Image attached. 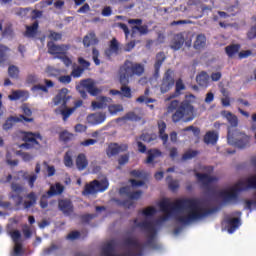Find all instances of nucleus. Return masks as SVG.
Wrapping results in <instances>:
<instances>
[{
	"instance_id": "obj_1",
	"label": "nucleus",
	"mask_w": 256,
	"mask_h": 256,
	"mask_svg": "<svg viewBox=\"0 0 256 256\" xmlns=\"http://www.w3.org/2000/svg\"><path fill=\"white\" fill-rule=\"evenodd\" d=\"M174 209L188 212L186 216H175L177 223L181 225H189V223L205 219V217H209L213 213V209L202 207L201 200L197 198L178 199L175 201Z\"/></svg>"
},
{
	"instance_id": "obj_2",
	"label": "nucleus",
	"mask_w": 256,
	"mask_h": 256,
	"mask_svg": "<svg viewBox=\"0 0 256 256\" xmlns=\"http://www.w3.org/2000/svg\"><path fill=\"white\" fill-rule=\"evenodd\" d=\"M194 101L195 95L193 94L186 95L182 102L172 100L167 107V113H173L172 122L179 123L183 121L184 123H190V121H193L195 119Z\"/></svg>"
},
{
	"instance_id": "obj_3",
	"label": "nucleus",
	"mask_w": 256,
	"mask_h": 256,
	"mask_svg": "<svg viewBox=\"0 0 256 256\" xmlns=\"http://www.w3.org/2000/svg\"><path fill=\"white\" fill-rule=\"evenodd\" d=\"M143 73H145V67L143 64L125 60L123 65H121L118 70V81L121 85L120 93L122 97L131 99L132 94L131 87H129V79H133V77H141Z\"/></svg>"
},
{
	"instance_id": "obj_4",
	"label": "nucleus",
	"mask_w": 256,
	"mask_h": 256,
	"mask_svg": "<svg viewBox=\"0 0 256 256\" xmlns=\"http://www.w3.org/2000/svg\"><path fill=\"white\" fill-rule=\"evenodd\" d=\"M124 247H127L128 249H134V251L138 252H132L131 250H128L127 252L121 253V254H115V246L113 243H107L102 248V256H143V244L139 242V239L135 237H126L123 240Z\"/></svg>"
},
{
	"instance_id": "obj_5",
	"label": "nucleus",
	"mask_w": 256,
	"mask_h": 256,
	"mask_svg": "<svg viewBox=\"0 0 256 256\" xmlns=\"http://www.w3.org/2000/svg\"><path fill=\"white\" fill-rule=\"evenodd\" d=\"M71 100L69 95V89L62 88L59 90L58 94L53 98L54 105H62L64 109L60 110V113L63 117V121H67L71 115L75 112V108H67V103Z\"/></svg>"
},
{
	"instance_id": "obj_6",
	"label": "nucleus",
	"mask_w": 256,
	"mask_h": 256,
	"mask_svg": "<svg viewBox=\"0 0 256 256\" xmlns=\"http://www.w3.org/2000/svg\"><path fill=\"white\" fill-rule=\"evenodd\" d=\"M133 223L137 229H141V231H144V233H147V241L146 245L149 247H155V237L157 235V228L155 227V223L144 220L142 222H139V219H134Z\"/></svg>"
},
{
	"instance_id": "obj_7",
	"label": "nucleus",
	"mask_w": 256,
	"mask_h": 256,
	"mask_svg": "<svg viewBox=\"0 0 256 256\" xmlns=\"http://www.w3.org/2000/svg\"><path fill=\"white\" fill-rule=\"evenodd\" d=\"M109 189V180L107 178L101 180H93L84 186L82 195H95L97 193H103Z\"/></svg>"
},
{
	"instance_id": "obj_8",
	"label": "nucleus",
	"mask_w": 256,
	"mask_h": 256,
	"mask_svg": "<svg viewBox=\"0 0 256 256\" xmlns=\"http://www.w3.org/2000/svg\"><path fill=\"white\" fill-rule=\"evenodd\" d=\"M23 141L25 143L20 145L21 149H33V147L39 149V147H41L39 141H43V136H41L40 133L25 132Z\"/></svg>"
},
{
	"instance_id": "obj_9",
	"label": "nucleus",
	"mask_w": 256,
	"mask_h": 256,
	"mask_svg": "<svg viewBox=\"0 0 256 256\" xmlns=\"http://www.w3.org/2000/svg\"><path fill=\"white\" fill-rule=\"evenodd\" d=\"M65 191V186L61 183H56L55 185L50 186L49 191L46 194H43L40 199L41 209H47L49 207V197H55V195H61Z\"/></svg>"
},
{
	"instance_id": "obj_10",
	"label": "nucleus",
	"mask_w": 256,
	"mask_h": 256,
	"mask_svg": "<svg viewBox=\"0 0 256 256\" xmlns=\"http://www.w3.org/2000/svg\"><path fill=\"white\" fill-rule=\"evenodd\" d=\"M242 190L238 186V182L229 190H222L218 192V197L223 199L224 203H231V201H237L239 199V192Z\"/></svg>"
},
{
	"instance_id": "obj_11",
	"label": "nucleus",
	"mask_w": 256,
	"mask_h": 256,
	"mask_svg": "<svg viewBox=\"0 0 256 256\" xmlns=\"http://www.w3.org/2000/svg\"><path fill=\"white\" fill-rule=\"evenodd\" d=\"M227 139L230 145H235V147H238V149H245V147L249 145V141H251V138L247 134L239 133L237 138H235L231 134V131H228Z\"/></svg>"
},
{
	"instance_id": "obj_12",
	"label": "nucleus",
	"mask_w": 256,
	"mask_h": 256,
	"mask_svg": "<svg viewBox=\"0 0 256 256\" xmlns=\"http://www.w3.org/2000/svg\"><path fill=\"white\" fill-rule=\"evenodd\" d=\"M175 85V77L174 72L171 69H168L162 78V82L160 84V91L161 93L165 94L168 93V91H171L173 89V86Z\"/></svg>"
},
{
	"instance_id": "obj_13",
	"label": "nucleus",
	"mask_w": 256,
	"mask_h": 256,
	"mask_svg": "<svg viewBox=\"0 0 256 256\" xmlns=\"http://www.w3.org/2000/svg\"><path fill=\"white\" fill-rule=\"evenodd\" d=\"M33 123V118L25 117V115L21 114L19 117L17 116H10L6 119L4 124L2 125L3 131H10V129H13L15 127L16 123Z\"/></svg>"
},
{
	"instance_id": "obj_14",
	"label": "nucleus",
	"mask_w": 256,
	"mask_h": 256,
	"mask_svg": "<svg viewBox=\"0 0 256 256\" xmlns=\"http://www.w3.org/2000/svg\"><path fill=\"white\" fill-rule=\"evenodd\" d=\"M58 209L64 215L69 217V215H73V212L75 211V206L73 205V201H71V199L64 198L58 200Z\"/></svg>"
},
{
	"instance_id": "obj_15",
	"label": "nucleus",
	"mask_w": 256,
	"mask_h": 256,
	"mask_svg": "<svg viewBox=\"0 0 256 256\" xmlns=\"http://www.w3.org/2000/svg\"><path fill=\"white\" fill-rule=\"evenodd\" d=\"M121 53V44L117 38H112L109 43V47L104 51V55L107 59L111 60L113 55H119Z\"/></svg>"
},
{
	"instance_id": "obj_16",
	"label": "nucleus",
	"mask_w": 256,
	"mask_h": 256,
	"mask_svg": "<svg viewBox=\"0 0 256 256\" xmlns=\"http://www.w3.org/2000/svg\"><path fill=\"white\" fill-rule=\"evenodd\" d=\"M10 237L14 243V255H23V244L21 243V232L19 230H14L10 232Z\"/></svg>"
},
{
	"instance_id": "obj_17",
	"label": "nucleus",
	"mask_w": 256,
	"mask_h": 256,
	"mask_svg": "<svg viewBox=\"0 0 256 256\" xmlns=\"http://www.w3.org/2000/svg\"><path fill=\"white\" fill-rule=\"evenodd\" d=\"M196 177L198 181L202 183L203 189H206L207 191H211V183L219 181V178L204 173H196Z\"/></svg>"
},
{
	"instance_id": "obj_18",
	"label": "nucleus",
	"mask_w": 256,
	"mask_h": 256,
	"mask_svg": "<svg viewBox=\"0 0 256 256\" xmlns=\"http://www.w3.org/2000/svg\"><path fill=\"white\" fill-rule=\"evenodd\" d=\"M183 45H185V32L174 34L170 41V49H172V51H179Z\"/></svg>"
},
{
	"instance_id": "obj_19",
	"label": "nucleus",
	"mask_w": 256,
	"mask_h": 256,
	"mask_svg": "<svg viewBox=\"0 0 256 256\" xmlns=\"http://www.w3.org/2000/svg\"><path fill=\"white\" fill-rule=\"evenodd\" d=\"M129 146L127 144L119 145L117 143H112L108 146L106 150L107 157H115V155H119L122 151H127Z\"/></svg>"
},
{
	"instance_id": "obj_20",
	"label": "nucleus",
	"mask_w": 256,
	"mask_h": 256,
	"mask_svg": "<svg viewBox=\"0 0 256 256\" xmlns=\"http://www.w3.org/2000/svg\"><path fill=\"white\" fill-rule=\"evenodd\" d=\"M18 176H14L15 181H19V179H24V181H28V185L30 189H33L35 187V181H37V174L29 175V173L21 170L17 172Z\"/></svg>"
},
{
	"instance_id": "obj_21",
	"label": "nucleus",
	"mask_w": 256,
	"mask_h": 256,
	"mask_svg": "<svg viewBox=\"0 0 256 256\" xmlns=\"http://www.w3.org/2000/svg\"><path fill=\"white\" fill-rule=\"evenodd\" d=\"M81 85L92 97H97L100 93V90L95 87V82L91 79L82 80Z\"/></svg>"
},
{
	"instance_id": "obj_22",
	"label": "nucleus",
	"mask_w": 256,
	"mask_h": 256,
	"mask_svg": "<svg viewBox=\"0 0 256 256\" xmlns=\"http://www.w3.org/2000/svg\"><path fill=\"white\" fill-rule=\"evenodd\" d=\"M120 195H126V197H129L132 201L137 199H141V195H143V191L137 190L135 192H131V187L124 186L120 188L119 190Z\"/></svg>"
},
{
	"instance_id": "obj_23",
	"label": "nucleus",
	"mask_w": 256,
	"mask_h": 256,
	"mask_svg": "<svg viewBox=\"0 0 256 256\" xmlns=\"http://www.w3.org/2000/svg\"><path fill=\"white\" fill-rule=\"evenodd\" d=\"M105 119H107V115L101 112L90 114L87 117V121L90 125H101L102 123H105Z\"/></svg>"
},
{
	"instance_id": "obj_24",
	"label": "nucleus",
	"mask_w": 256,
	"mask_h": 256,
	"mask_svg": "<svg viewBox=\"0 0 256 256\" xmlns=\"http://www.w3.org/2000/svg\"><path fill=\"white\" fill-rule=\"evenodd\" d=\"M238 187H240L241 191L256 189V175L247 178L245 181H239Z\"/></svg>"
},
{
	"instance_id": "obj_25",
	"label": "nucleus",
	"mask_w": 256,
	"mask_h": 256,
	"mask_svg": "<svg viewBox=\"0 0 256 256\" xmlns=\"http://www.w3.org/2000/svg\"><path fill=\"white\" fill-rule=\"evenodd\" d=\"M48 53L50 55H65V45H57L53 41L47 43Z\"/></svg>"
},
{
	"instance_id": "obj_26",
	"label": "nucleus",
	"mask_w": 256,
	"mask_h": 256,
	"mask_svg": "<svg viewBox=\"0 0 256 256\" xmlns=\"http://www.w3.org/2000/svg\"><path fill=\"white\" fill-rule=\"evenodd\" d=\"M165 59H167L165 52H158L156 54V61L154 63V77H159V71H161V66L163 63H165Z\"/></svg>"
},
{
	"instance_id": "obj_27",
	"label": "nucleus",
	"mask_w": 256,
	"mask_h": 256,
	"mask_svg": "<svg viewBox=\"0 0 256 256\" xmlns=\"http://www.w3.org/2000/svg\"><path fill=\"white\" fill-rule=\"evenodd\" d=\"M225 223L227 225V231L230 234L235 233L241 227V219L239 218H226Z\"/></svg>"
},
{
	"instance_id": "obj_28",
	"label": "nucleus",
	"mask_w": 256,
	"mask_h": 256,
	"mask_svg": "<svg viewBox=\"0 0 256 256\" xmlns=\"http://www.w3.org/2000/svg\"><path fill=\"white\" fill-rule=\"evenodd\" d=\"M39 31V21H34L32 25L26 26V31L24 32V37L27 39H35Z\"/></svg>"
},
{
	"instance_id": "obj_29",
	"label": "nucleus",
	"mask_w": 256,
	"mask_h": 256,
	"mask_svg": "<svg viewBox=\"0 0 256 256\" xmlns=\"http://www.w3.org/2000/svg\"><path fill=\"white\" fill-rule=\"evenodd\" d=\"M113 99L107 96H101L99 101H93L92 107L93 109H107L109 107V103H111Z\"/></svg>"
},
{
	"instance_id": "obj_30",
	"label": "nucleus",
	"mask_w": 256,
	"mask_h": 256,
	"mask_svg": "<svg viewBox=\"0 0 256 256\" xmlns=\"http://www.w3.org/2000/svg\"><path fill=\"white\" fill-rule=\"evenodd\" d=\"M75 163L78 171H85L89 166V160H87V156L83 153L78 154Z\"/></svg>"
},
{
	"instance_id": "obj_31",
	"label": "nucleus",
	"mask_w": 256,
	"mask_h": 256,
	"mask_svg": "<svg viewBox=\"0 0 256 256\" xmlns=\"http://www.w3.org/2000/svg\"><path fill=\"white\" fill-rule=\"evenodd\" d=\"M45 85L36 84L32 87V91H42V93H49V89L55 87V83L52 80L44 79Z\"/></svg>"
},
{
	"instance_id": "obj_32",
	"label": "nucleus",
	"mask_w": 256,
	"mask_h": 256,
	"mask_svg": "<svg viewBox=\"0 0 256 256\" xmlns=\"http://www.w3.org/2000/svg\"><path fill=\"white\" fill-rule=\"evenodd\" d=\"M162 213H171V211H181V208H175V202L171 203L168 200H162L159 203Z\"/></svg>"
},
{
	"instance_id": "obj_33",
	"label": "nucleus",
	"mask_w": 256,
	"mask_h": 256,
	"mask_svg": "<svg viewBox=\"0 0 256 256\" xmlns=\"http://www.w3.org/2000/svg\"><path fill=\"white\" fill-rule=\"evenodd\" d=\"M97 43H99V39H97V35L94 31L89 32L83 38L84 47H91V45H97Z\"/></svg>"
},
{
	"instance_id": "obj_34",
	"label": "nucleus",
	"mask_w": 256,
	"mask_h": 256,
	"mask_svg": "<svg viewBox=\"0 0 256 256\" xmlns=\"http://www.w3.org/2000/svg\"><path fill=\"white\" fill-rule=\"evenodd\" d=\"M219 141V134L215 131H208L204 136L206 145H215Z\"/></svg>"
},
{
	"instance_id": "obj_35",
	"label": "nucleus",
	"mask_w": 256,
	"mask_h": 256,
	"mask_svg": "<svg viewBox=\"0 0 256 256\" xmlns=\"http://www.w3.org/2000/svg\"><path fill=\"white\" fill-rule=\"evenodd\" d=\"M159 137L163 141V145H167L169 141V135L165 133L167 129V124L165 121H158Z\"/></svg>"
},
{
	"instance_id": "obj_36",
	"label": "nucleus",
	"mask_w": 256,
	"mask_h": 256,
	"mask_svg": "<svg viewBox=\"0 0 256 256\" xmlns=\"http://www.w3.org/2000/svg\"><path fill=\"white\" fill-rule=\"evenodd\" d=\"M239 51H241V44H230L225 47V53L230 59H233Z\"/></svg>"
},
{
	"instance_id": "obj_37",
	"label": "nucleus",
	"mask_w": 256,
	"mask_h": 256,
	"mask_svg": "<svg viewBox=\"0 0 256 256\" xmlns=\"http://www.w3.org/2000/svg\"><path fill=\"white\" fill-rule=\"evenodd\" d=\"M222 115L225 117V119H227L230 126L237 127L239 125V118H237V115L229 111H223Z\"/></svg>"
},
{
	"instance_id": "obj_38",
	"label": "nucleus",
	"mask_w": 256,
	"mask_h": 256,
	"mask_svg": "<svg viewBox=\"0 0 256 256\" xmlns=\"http://www.w3.org/2000/svg\"><path fill=\"white\" fill-rule=\"evenodd\" d=\"M209 79V74H207L205 71H202L196 76V81L200 87H209Z\"/></svg>"
},
{
	"instance_id": "obj_39",
	"label": "nucleus",
	"mask_w": 256,
	"mask_h": 256,
	"mask_svg": "<svg viewBox=\"0 0 256 256\" xmlns=\"http://www.w3.org/2000/svg\"><path fill=\"white\" fill-rule=\"evenodd\" d=\"M26 197L30 200L24 201V209H31V207L37 205V194L35 192H30Z\"/></svg>"
},
{
	"instance_id": "obj_40",
	"label": "nucleus",
	"mask_w": 256,
	"mask_h": 256,
	"mask_svg": "<svg viewBox=\"0 0 256 256\" xmlns=\"http://www.w3.org/2000/svg\"><path fill=\"white\" fill-rule=\"evenodd\" d=\"M205 45H207V38L203 34H199L194 41V49L197 51L204 49Z\"/></svg>"
},
{
	"instance_id": "obj_41",
	"label": "nucleus",
	"mask_w": 256,
	"mask_h": 256,
	"mask_svg": "<svg viewBox=\"0 0 256 256\" xmlns=\"http://www.w3.org/2000/svg\"><path fill=\"white\" fill-rule=\"evenodd\" d=\"M163 153L159 149H150L148 150V157L146 159V163L151 164L157 157H161Z\"/></svg>"
},
{
	"instance_id": "obj_42",
	"label": "nucleus",
	"mask_w": 256,
	"mask_h": 256,
	"mask_svg": "<svg viewBox=\"0 0 256 256\" xmlns=\"http://www.w3.org/2000/svg\"><path fill=\"white\" fill-rule=\"evenodd\" d=\"M182 91H185V84H183V80L179 79L176 81L175 93L172 96H170L169 99H175V97H179Z\"/></svg>"
},
{
	"instance_id": "obj_43",
	"label": "nucleus",
	"mask_w": 256,
	"mask_h": 256,
	"mask_svg": "<svg viewBox=\"0 0 256 256\" xmlns=\"http://www.w3.org/2000/svg\"><path fill=\"white\" fill-rule=\"evenodd\" d=\"M63 162L65 167H68V169H71L73 167V152L67 151L64 154Z\"/></svg>"
},
{
	"instance_id": "obj_44",
	"label": "nucleus",
	"mask_w": 256,
	"mask_h": 256,
	"mask_svg": "<svg viewBox=\"0 0 256 256\" xmlns=\"http://www.w3.org/2000/svg\"><path fill=\"white\" fill-rule=\"evenodd\" d=\"M166 181L170 191H177L179 189V181L173 180V177L167 176Z\"/></svg>"
},
{
	"instance_id": "obj_45",
	"label": "nucleus",
	"mask_w": 256,
	"mask_h": 256,
	"mask_svg": "<svg viewBox=\"0 0 256 256\" xmlns=\"http://www.w3.org/2000/svg\"><path fill=\"white\" fill-rule=\"evenodd\" d=\"M137 31L140 33V35H147V33H149V27L147 25L132 27V35H135Z\"/></svg>"
},
{
	"instance_id": "obj_46",
	"label": "nucleus",
	"mask_w": 256,
	"mask_h": 256,
	"mask_svg": "<svg viewBox=\"0 0 256 256\" xmlns=\"http://www.w3.org/2000/svg\"><path fill=\"white\" fill-rule=\"evenodd\" d=\"M199 155V151L197 150H188L186 153L182 155V161H189L190 159H193L194 157H197Z\"/></svg>"
},
{
	"instance_id": "obj_47",
	"label": "nucleus",
	"mask_w": 256,
	"mask_h": 256,
	"mask_svg": "<svg viewBox=\"0 0 256 256\" xmlns=\"http://www.w3.org/2000/svg\"><path fill=\"white\" fill-rule=\"evenodd\" d=\"M108 110L111 115H117V113H121V111H123V105L121 104L109 105Z\"/></svg>"
},
{
	"instance_id": "obj_48",
	"label": "nucleus",
	"mask_w": 256,
	"mask_h": 256,
	"mask_svg": "<svg viewBox=\"0 0 256 256\" xmlns=\"http://www.w3.org/2000/svg\"><path fill=\"white\" fill-rule=\"evenodd\" d=\"M8 75L11 79H18L19 78V68L15 65H12L8 68Z\"/></svg>"
},
{
	"instance_id": "obj_49",
	"label": "nucleus",
	"mask_w": 256,
	"mask_h": 256,
	"mask_svg": "<svg viewBox=\"0 0 256 256\" xmlns=\"http://www.w3.org/2000/svg\"><path fill=\"white\" fill-rule=\"evenodd\" d=\"M84 72L85 68L78 66L72 70L71 77H74V79H79V77H81V75H83Z\"/></svg>"
},
{
	"instance_id": "obj_50",
	"label": "nucleus",
	"mask_w": 256,
	"mask_h": 256,
	"mask_svg": "<svg viewBox=\"0 0 256 256\" xmlns=\"http://www.w3.org/2000/svg\"><path fill=\"white\" fill-rule=\"evenodd\" d=\"M8 51L9 48H7V46L0 45V63H4V61H7Z\"/></svg>"
},
{
	"instance_id": "obj_51",
	"label": "nucleus",
	"mask_w": 256,
	"mask_h": 256,
	"mask_svg": "<svg viewBox=\"0 0 256 256\" xmlns=\"http://www.w3.org/2000/svg\"><path fill=\"white\" fill-rule=\"evenodd\" d=\"M48 38L52 41H61V39H63V34L50 30Z\"/></svg>"
},
{
	"instance_id": "obj_52",
	"label": "nucleus",
	"mask_w": 256,
	"mask_h": 256,
	"mask_svg": "<svg viewBox=\"0 0 256 256\" xmlns=\"http://www.w3.org/2000/svg\"><path fill=\"white\" fill-rule=\"evenodd\" d=\"M56 59H60V61H62L64 65H66V67H71L73 63V61L70 60L69 56L65 54L56 56Z\"/></svg>"
},
{
	"instance_id": "obj_53",
	"label": "nucleus",
	"mask_w": 256,
	"mask_h": 256,
	"mask_svg": "<svg viewBox=\"0 0 256 256\" xmlns=\"http://www.w3.org/2000/svg\"><path fill=\"white\" fill-rule=\"evenodd\" d=\"M119 205L121 207H124V209H131V207H135V203L132 200H129V199L120 201Z\"/></svg>"
},
{
	"instance_id": "obj_54",
	"label": "nucleus",
	"mask_w": 256,
	"mask_h": 256,
	"mask_svg": "<svg viewBox=\"0 0 256 256\" xmlns=\"http://www.w3.org/2000/svg\"><path fill=\"white\" fill-rule=\"evenodd\" d=\"M79 237H81V232H79V231H72V232H70L66 236V239L68 241H75V240L79 239Z\"/></svg>"
},
{
	"instance_id": "obj_55",
	"label": "nucleus",
	"mask_w": 256,
	"mask_h": 256,
	"mask_svg": "<svg viewBox=\"0 0 256 256\" xmlns=\"http://www.w3.org/2000/svg\"><path fill=\"white\" fill-rule=\"evenodd\" d=\"M92 59L95 65L97 66L101 65V60H99V50H97V48L92 49Z\"/></svg>"
},
{
	"instance_id": "obj_56",
	"label": "nucleus",
	"mask_w": 256,
	"mask_h": 256,
	"mask_svg": "<svg viewBox=\"0 0 256 256\" xmlns=\"http://www.w3.org/2000/svg\"><path fill=\"white\" fill-rule=\"evenodd\" d=\"M124 119L126 121H139V116H137V114H135V112H128L125 117L121 118Z\"/></svg>"
},
{
	"instance_id": "obj_57",
	"label": "nucleus",
	"mask_w": 256,
	"mask_h": 256,
	"mask_svg": "<svg viewBox=\"0 0 256 256\" xmlns=\"http://www.w3.org/2000/svg\"><path fill=\"white\" fill-rule=\"evenodd\" d=\"M251 55H253V51L251 50H242L240 52H238V59H247L249 57H251Z\"/></svg>"
},
{
	"instance_id": "obj_58",
	"label": "nucleus",
	"mask_w": 256,
	"mask_h": 256,
	"mask_svg": "<svg viewBox=\"0 0 256 256\" xmlns=\"http://www.w3.org/2000/svg\"><path fill=\"white\" fill-rule=\"evenodd\" d=\"M57 250H59V246H57V244H52L50 247L44 250V255H51Z\"/></svg>"
},
{
	"instance_id": "obj_59",
	"label": "nucleus",
	"mask_w": 256,
	"mask_h": 256,
	"mask_svg": "<svg viewBox=\"0 0 256 256\" xmlns=\"http://www.w3.org/2000/svg\"><path fill=\"white\" fill-rule=\"evenodd\" d=\"M155 213H157V210H155L154 207H148L142 211V214L145 215V217H152Z\"/></svg>"
},
{
	"instance_id": "obj_60",
	"label": "nucleus",
	"mask_w": 256,
	"mask_h": 256,
	"mask_svg": "<svg viewBox=\"0 0 256 256\" xmlns=\"http://www.w3.org/2000/svg\"><path fill=\"white\" fill-rule=\"evenodd\" d=\"M38 82H39V78L35 74H30L26 78V83L30 85H33L34 83H38Z\"/></svg>"
},
{
	"instance_id": "obj_61",
	"label": "nucleus",
	"mask_w": 256,
	"mask_h": 256,
	"mask_svg": "<svg viewBox=\"0 0 256 256\" xmlns=\"http://www.w3.org/2000/svg\"><path fill=\"white\" fill-rule=\"evenodd\" d=\"M22 112L24 113L25 117H27L29 119V117H31V115H33V111H31V108H29V106L27 104H23L22 107Z\"/></svg>"
},
{
	"instance_id": "obj_62",
	"label": "nucleus",
	"mask_w": 256,
	"mask_h": 256,
	"mask_svg": "<svg viewBox=\"0 0 256 256\" xmlns=\"http://www.w3.org/2000/svg\"><path fill=\"white\" fill-rule=\"evenodd\" d=\"M97 214H86L81 216L82 223H89L92 219H95Z\"/></svg>"
},
{
	"instance_id": "obj_63",
	"label": "nucleus",
	"mask_w": 256,
	"mask_h": 256,
	"mask_svg": "<svg viewBox=\"0 0 256 256\" xmlns=\"http://www.w3.org/2000/svg\"><path fill=\"white\" fill-rule=\"evenodd\" d=\"M118 163L120 166L127 165V163H129V154L121 155L118 159Z\"/></svg>"
},
{
	"instance_id": "obj_64",
	"label": "nucleus",
	"mask_w": 256,
	"mask_h": 256,
	"mask_svg": "<svg viewBox=\"0 0 256 256\" xmlns=\"http://www.w3.org/2000/svg\"><path fill=\"white\" fill-rule=\"evenodd\" d=\"M255 208H256V201H253V200L245 201V209H248V211H253V209Z\"/></svg>"
}]
</instances>
